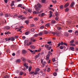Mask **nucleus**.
Returning <instances> with one entry per match:
<instances>
[{"instance_id": "obj_1", "label": "nucleus", "mask_w": 78, "mask_h": 78, "mask_svg": "<svg viewBox=\"0 0 78 78\" xmlns=\"http://www.w3.org/2000/svg\"><path fill=\"white\" fill-rule=\"evenodd\" d=\"M34 8L35 9L36 11H39V10H40V9L41 8L38 7H37V5H35Z\"/></svg>"}, {"instance_id": "obj_2", "label": "nucleus", "mask_w": 78, "mask_h": 78, "mask_svg": "<svg viewBox=\"0 0 78 78\" xmlns=\"http://www.w3.org/2000/svg\"><path fill=\"white\" fill-rule=\"evenodd\" d=\"M55 34H56L57 36H59L61 35V33L60 32H55Z\"/></svg>"}, {"instance_id": "obj_3", "label": "nucleus", "mask_w": 78, "mask_h": 78, "mask_svg": "<svg viewBox=\"0 0 78 78\" xmlns=\"http://www.w3.org/2000/svg\"><path fill=\"white\" fill-rule=\"evenodd\" d=\"M39 56H40V54H38L37 55H36L35 57V60H37V58H39Z\"/></svg>"}, {"instance_id": "obj_4", "label": "nucleus", "mask_w": 78, "mask_h": 78, "mask_svg": "<svg viewBox=\"0 0 78 78\" xmlns=\"http://www.w3.org/2000/svg\"><path fill=\"white\" fill-rule=\"evenodd\" d=\"M41 63H42V64L44 66H44H45V64H46V62L45 61L43 62V60H41Z\"/></svg>"}, {"instance_id": "obj_5", "label": "nucleus", "mask_w": 78, "mask_h": 78, "mask_svg": "<svg viewBox=\"0 0 78 78\" xmlns=\"http://www.w3.org/2000/svg\"><path fill=\"white\" fill-rule=\"evenodd\" d=\"M5 17H9V16H11V14L6 13L5 14Z\"/></svg>"}, {"instance_id": "obj_6", "label": "nucleus", "mask_w": 78, "mask_h": 78, "mask_svg": "<svg viewBox=\"0 0 78 78\" xmlns=\"http://www.w3.org/2000/svg\"><path fill=\"white\" fill-rule=\"evenodd\" d=\"M37 6L40 8H42V5H41L39 3H38L37 4Z\"/></svg>"}, {"instance_id": "obj_7", "label": "nucleus", "mask_w": 78, "mask_h": 78, "mask_svg": "<svg viewBox=\"0 0 78 78\" xmlns=\"http://www.w3.org/2000/svg\"><path fill=\"white\" fill-rule=\"evenodd\" d=\"M49 12H50V14L49 15V16H50L49 17V18H51V17L52 16V12L51 11H50Z\"/></svg>"}, {"instance_id": "obj_8", "label": "nucleus", "mask_w": 78, "mask_h": 78, "mask_svg": "<svg viewBox=\"0 0 78 78\" xmlns=\"http://www.w3.org/2000/svg\"><path fill=\"white\" fill-rule=\"evenodd\" d=\"M50 57V54H48L46 56V60H49V58Z\"/></svg>"}, {"instance_id": "obj_9", "label": "nucleus", "mask_w": 78, "mask_h": 78, "mask_svg": "<svg viewBox=\"0 0 78 78\" xmlns=\"http://www.w3.org/2000/svg\"><path fill=\"white\" fill-rule=\"evenodd\" d=\"M4 28L5 29H7V30H9V29H10L11 27L9 26H7L4 27Z\"/></svg>"}, {"instance_id": "obj_10", "label": "nucleus", "mask_w": 78, "mask_h": 78, "mask_svg": "<svg viewBox=\"0 0 78 78\" xmlns=\"http://www.w3.org/2000/svg\"><path fill=\"white\" fill-rule=\"evenodd\" d=\"M11 40V41H14L15 40V38L14 37H11L10 38V40Z\"/></svg>"}, {"instance_id": "obj_11", "label": "nucleus", "mask_w": 78, "mask_h": 78, "mask_svg": "<svg viewBox=\"0 0 78 78\" xmlns=\"http://www.w3.org/2000/svg\"><path fill=\"white\" fill-rule=\"evenodd\" d=\"M22 17V16L20 15L18 16V20H20L21 19Z\"/></svg>"}, {"instance_id": "obj_12", "label": "nucleus", "mask_w": 78, "mask_h": 78, "mask_svg": "<svg viewBox=\"0 0 78 78\" xmlns=\"http://www.w3.org/2000/svg\"><path fill=\"white\" fill-rule=\"evenodd\" d=\"M74 5H75V2H73L71 3L70 6H71V7H73Z\"/></svg>"}, {"instance_id": "obj_13", "label": "nucleus", "mask_w": 78, "mask_h": 78, "mask_svg": "<svg viewBox=\"0 0 78 78\" xmlns=\"http://www.w3.org/2000/svg\"><path fill=\"white\" fill-rule=\"evenodd\" d=\"M70 49L72 51H75V50H75V48H74V47H73L72 46L70 47Z\"/></svg>"}, {"instance_id": "obj_14", "label": "nucleus", "mask_w": 78, "mask_h": 78, "mask_svg": "<svg viewBox=\"0 0 78 78\" xmlns=\"http://www.w3.org/2000/svg\"><path fill=\"white\" fill-rule=\"evenodd\" d=\"M22 53L23 54H26L27 53V52L25 50H24L22 51Z\"/></svg>"}, {"instance_id": "obj_15", "label": "nucleus", "mask_w": 78, "mask_h": 78, "mask_svg": "<svg viewBox=\"0 0 78 78\" xmlns=\"http://www.w3.org/2000/svg\"><path fill=\"white\" fill-rule=\"evenodd\" d=\"M24 66H25V67L26 68V69H28L29 68V66H27V65L26 64V63H25L24 64Z\"/></svg>"}, {"instance_id": "obj_16", "label": "nucleus", "mask_w": 78, "mask_h": 78, "mask_svg": "<svg viewBox=\"0 0 78 78\" xmlns=\"http://www.w3.org/2000/svg\"><path fill=\"white\" fill-rule=\"evenodd\" d=\"M57 28L58 31H61V29H62L61 27H57Z\"/></svg>"}, {"instance_id": "obj_17", "label": "nucleus", "mask_w": 78, "mask_h": 78, "mask_svg": "<svg viewBox=\"0 0 78 78\" xmlns=\"http://www.w3.org/2000/svg\"><path fill=\"white\" fill-rule=\"evenodd\" d=\"M30 47L31 49H34L35 48V47L34 46L31 45Z\"/></svg>"}, {"instance_id": "obj_18", "label": "nucleus", "mask_w": 78, "mask_h": 78, "mask_svg": "<svg viewBox=\"0 0 78 78\" xmlns=\"http://www.w3.org/2000/svg\"><path fill=\"white\" fill-rule=\"evenodd\" d=\"M21 59H22V61L23 62H25V61H26V59H25V58L23 57H22L21 58Z\"/></svg>"}, {"instance_id": "obj_19", "label": "nucleus", "mask_w": 78, "mask_h": 78, "mask_svg": "<svg viewBox=\"0 0 78 78\" xmlns=\"http://www.w3.org/2000/svg\"><path fill=\"white\" fill-rule=\"evenodd\" d=\"M69 5V3H67L64 6V7L66 8V7H67V6H68Z\"/></svg>"}, {"instance_id": "obj_20", "label": "nucleus", "mask_w": 78, "mask_h": 78, "mask_svg": "<svg viewBox=\"0 0 78 78\" xmlns=\"http://www.w3.org/2000/svg\"><path fill=\"white\" fill-rule=\"evenodd\" d=\"M5 40L6 41H10L11 40V38H6L5 39Z\"/></svg>"}, {"instance_id": "obj_21", "label": "nucleus", "mask_w": 78, "mask_h": 78, "mask_svg": "<svg viewBox=\"0 0 78 78\" xmlns=\"http://www.w3.org/2000/svg\"><path fill=\"white\" fill-rule=\"evenodd\" d=\"M22 28H24V27H21L20 28H19V29H18L17 30V31H20V30H22Z\"/></svg>"}, {"instance_id": "obj_22", "label": "nucleus", "mask_w": 78, "mask_h": 78, "mask_svg": "<svg viewBox=\"0 0 78 78\" xmlns=\"http://www.w3.org/2000/svg\"><path fill=\"white\" fill-rule=\"evenodd\" d=\"M43 34V32H41L38 34V35H39V36H42V35Z\"/></svg>"}, {"instance_id": "obj_23", "label": "nucleus", "mask_w": 78, "mask_h": 78, "mask_svg": "<svg viewBox=\"0 0 78 78\" xmlns=\"http://www.w3.org/2000/svg\"><path fill=\"white\" fill-rule=\"evenodd\" d=\"M31 42H29V43H27V46H29V45H31Z\"/></svg>"}, {"instance_id": "obj_24", "label": "nucleus", "mask_w": 78, "mask_h": 78, "mask_svg": "<svg viewBox=\"0 0 78 78\" xmlns=\"http://www.w3.org/2000/svg\"><path fill=\"white\" fill-rule=\"evenodd\" d=\"M14 1L12 2V3L11 5V6H12H12L14 5Z\"/></svg>"}, {"instance_id": "obj_25", "label": "nucleus", "mask_w": 78, "mask_h": 78, "mask_svg": "<svg viewBox=\"0 0 78 78\" xmlns=\"http://www.w3.org/2000/svg\"><path fill=\"white\" fill-rule=\"evenodd\" d=\"M45 48H48L49 47V45L47 44H46L45 45Z\"/></svg>"}, {"instance_id": "obj_26", "label": "nucleus", "mask_w": 78, "mask_h": 78, "mask_svg": "<svg viewBox=\"0 0 78 78\" xmlns=\"http://www.w3.org/2000/svg\"><path fill=\"white\" fill-rule=\"evenodd\" d=\"M32 69V67L31 66H29V68L28 70L29 72H30L31 70V69Z\"/></svg>"}, {"instance_id": "obj_27", "label": "nucleus", "mask_w": 78, "mask_h": 78, "mask_svg": "<svg viewBox=\"0 0 78 78\" xmlns=\"http://www.w3.org/2000/svg\"><path fill=\"white\" fill-rule=\"evenodd\" d=\"M55 15L56 16H57V17H58V16H59V14H58V12H56L55 13Z\"/></svg>"}, {"instance_id": "obj_28", "label": "nucleus", "mask_w": 78, "mask_h": 78, "mask_svg": "<svg viewBox=\"0 0 78 78\" xmlns=\"http://www.w3.org/2000/svg\"><path fill=\"white\" fill-rule=\"evenodd\" d=\"M38 72L36 70L34 73V75H37V74H38Z\"/></svg>"}, {"instance_id": "obj_29", "label": "nucleus", "mask_w": 78, "mask_h": 78, "mask_svg": "<svg viewBox=\"0 0 78 78\" xmlns=\"http://www.w3.org/2000/svg\"><path fill=\"white\" fill-rule=\"evenodd\" d=\"M39 70H40V69H39L38 68H37L35 69V71H37L38 72H39Z\"/></svg>"}, {"instance_id": "obj_30", "label": "nucleus", "mask_w": 78, "mask_h": 78, "mask_svg": "<svg viewBox=\"0 0 78 78\" xmlns=\"http://www.w3.org/2000/svg\"><path fill=\"white\" fill-rule=\"evenodd\" d=\"M69 8H66L65 10V12H68V11H69Z\"/></svg>"}, {"instance_id": "obj_31", "label": "nucleus", "mask_w": 78, "mask_h": 78, "mask_svg": "<svg viewBox=\"0 0 78 78\" xmlns=\"http://www.w3.org/2000/svg\"><path fill=\"white\" fill-rule=\"evenodd\" d=\"M51 23H56V21H55V20H52Z\"/></svg>"}, {"instance_id": "obj_32", "label": "nucleus", "mask_w": 78, "mask_h": 78, "mask_svg": "<svg viewBox=\"0 0 78 78\" xmlns=\"http://www.w3.org/2000/svg\"><path fill=\"white\" fill-rule=\"evenodd\" d=\"M44 34H48V31H47L45 30L44 31Z\"/></svg>"}, {"instance_id": "obj_33", "label": "nucleus", "mask_w": 78, "mask_h": 78, "mask_svg": "<svg viewBox=\"0 0 78 78\" xmlns=\"http://www.w3.org/2000/svg\"><path fill=\"white\" fill-rule=\"evenodd\" d=\"M60 9H63V5H61L60 6Z\"/></svg>"}, {"instance_id": "obj_34", "label": "nucleus", "mask_w": 78, "mask_h": 78, "mask_svg": "<svg viewBox=\"0 0 78 78\" xmlns=\"http://www.w3.org/2000/svg\"><path fill=\"white\" fill-rule=\"evenodd\" d=\"M25 23H26L27 25H28L29 23V21L27 20L25 21Z\"/></svg>"}, {"instance_id": "obj_35", "label": "nucleus", "mask_w": 78, "mask_h": 78, "mask_svg": "<svg viewBox=\"0 0 78 78\" xmlns=\"http://www.w3.org/2000/svg\"><path fill=\"white\" fill-rule=\"evenodd\" d=\"M49 26H50V23H48L45 25V26L47 27H48Z\"/></svg>"}, {"instance_id": "obj_36", "label": "nucleus", "mask_w": 78, "mask_h": 78, "mask_svg": "<svg viewBox=\"0 0 78 78\" xmlns=\"http://www.w3.org/2000/svg\"><path fill=\"white\" fill-rule=\"evenodd\" d=\"M64 34H65V36H68L69 35V33H67V32H65Z\"/></svg>"}, {"instance_id": "obj_37", "label": "nucleus", "mask_w": 78, "mask_h": 78, "mask_svg": "<svg viewBox=\"0 0 78 78\" xmlns=\"http://www.w3.org/2000/svg\"><path fill=\"white\" fill-rule=\"evenodd\" d=\"M16 62H18V63H19V62H20V60L17 59L16 60Z\"/></svg>"}, {"instance_id": "obj_38", "label": "nucleus", "mask_w": 78, "mask_h": 78, "mask_svg": "<svg viewBox=\"0 0 78 78\" xmlns=\"http://www.w3.org/2000/svg\"><path fill=\"white\" fill-rule=\"evenodd\" d=\"M48 50L50 51V49H51V47L50 46L48 47V48H47Z\"/></svg>"}, {"instance_id": "obj_39", "label": "nucleus", "mask_w": 78, "mask_h": 78, "mask_svg": "<svg viewBox=\"0 0 78 78\" xmlns=\"http://www.w3.org/2000/svg\"><path fill=\"white\" fill-rule=\"evenodd\" d=\"M60 48L61 50H62L63 49V48H64V47L62 46H60Z\"/></svg>"}, {"instance_id": "obj_40", "label": "nucleus", "mask_w": 78, "mask_h": 78, "mask_svg": "<svg viewBox=\"0 0 78 78\" xmlns=\"http://www.w3.org/2000/svg\"><path fill=\"white\" fill-rule=\"evenodd\" d=\"M34 20L35 21H37V20H38V19H37V18L36 17L34 18Z\"/></svg>"}, {"instance_id": "obj_41", "label": "nucleus", "mask_w": 78, "mask_h": 78, "mask_svg": "<svg viewBox=\"0 0 78 78\" xmlns=\"http://www.w3.org/2000/svg\"><path fill=\"white\" fill-rule=\"evenodd\" d=\"M74 41V40H73L70 41V43H71V44H73Z\"/></svg>"}, {"instance_id": "obj_42", "label": "nucleus", "mask_w": 78, "mask_h": 78, "mask_svg": "<svg viewBox=\"0 0 78 78\" xmlns=\"http://www.w3.org/2000/svg\"><path fill=\"white\" fill-rule=\"evenodd\" d=\"M50 68H48L47 72H50Z\"/></svg>"}, {"instance_id": "obj_43", "label": "nucleus", "mask_w": 78, "mask_h": 78, "mask_svg": "<svg viewBox=\"0 0 78 78\" xmlns=\"http://www.w3.org/2000/svg\"><path fill=\"white\" fill-rule=\"evenodd\" d=\"M75 34H76V35H78V31H75Z\"/></svg>"}, {"instance_id": "obj_44", "label": "nucleus", "mask_w": 78, "mask_h": 78, "mask_svg": "<svg viewBox=\"0 0 78 78\" xmlns=\"http://www.w3.org/2000/svg\"><path fill=\"white\" fill-rule=\"evenodd\" d=\"M31 30L32 33H33V32L34 31V28L32 29Z\"/></svg>"}, {"instance_id": "obj_45", "label": "nucleus", "mask_w": 78, "mask_h": 78, "mask_svg": "<svg viewBox=\"0 0 78 78\" xmlns=\"http://www.w3.org/2000/svg\"><path fill=\"white\" fill-rule=\"evenodd\" d=\"M45 14L44 13H42L41 14V16L42 17V16H45Z\"/></svg>"}, {"instance_id": "obj_46", "label": "nucleus", "mask_w": 78, "mask_h": 78, "mask_svg": "<svg viewBox=\"0 0 78 78\" xmlns=\"http://www.w3.org/2000/svg\"><path fill=\"white\" fill-rule=\"evenodd\" d=\"M52 61L54 62L55 61H56V58H53L52 59Z\"/></svg>"}, {"instance_id": "obj_47", "label": "nucleus", "mask_w": 78, "mask_h": 78, "mask_svg": "<svg viewBox=\"0 0 78 78\" xmlns=\"http://www.w3.org/2000/svg\"><path fill=\"white\" fill-rule=\"evenodd\" d=\"M4 78H9V76L8 75H6L4 77Z\"/></svg>"}, {"instance_id": "obj_48", "label": "nucleus", "mask_w": 78, "mask_h": 78, "mask_svg": "<svg viewBox=\"0 0 78 78\" xmlns=\"http://www.w3.org/2000/svg\"><path fill=\"white\" fill-rule=\"evenodd\" d=\"M52 2L53 3H56V1L55 0V1H53L52 0Z\"/></svg>"}, {"instance_id": "obj_49", "label": "nucleus", "mask_w": 78, "mask_h": 78, "mask_svg": "<svg viewBox=\"0 0 78 78\" xmlns=\"http://www.w3.org/2000/svg\"><path fill=\"white\" fill-rule=\"evenodd\" d=\"M26 35H28V34H29V32L27 31L25 33Z\"/></svg>"}, {"instance_id": "obj_50", "label": "nucleus", "mask_w": 78, "mask_h": 78, "mask_svg": "<svg viewBox=\"0 0 78 78\" xmlns=\"http://www.w3.org/2000/svg\"><path fill=\"white\" fill-rule=\"evenodd\" d=\"M38 34H35L34 35V37H37L38 36Z\"/></svg>"}, {"instance_id": "obj_51", "label": "nucleus", "mask_w": 78, "mask_h": 78, "mask_svg": "<svg viewBox=\"0 0 78 78\" xmlns=\"http://www.w3.org/2000/svg\"><path fill=\"white\" fill-rule=\"evenodd\" d=\"M8 34H9V31H8L7 32H5V35Z\"/></svg>"}, {"instance_id": "obj_52", "label": "nucleus", "mask_w": 78, "mask_h": 78, "mask_svg": "<svg viewBox=\"0 0 78 78\" xmlns=\"http://www.w3.org/2000/svg\"><path fill=\"white\" fill-rule=\"evenodd\" d=\"M53 75L54 76H56L57 75V73H53Z\"/></svg>"}, {"instance_id": "obj_53", "label": "nucleus", "mask_w": 78, "mask_h": 78, "mask_svg": "<svg viewBox=\"0 0 78 78\" xmlns=\"http://www.w3.org/2000/svg\"><path fill=\"white\" fill-rule=\"evenodd\" d=\"M20 75H23V73L21 72H20Z\"/></svg>"}, {"instance_id": "obj_54", "label": "nucleus", "mask_w": 78, "mask_h": 78, "mask_svg": "<svg viewBox=\"0 0 78 78\" xmlns=\"http://www.w3.org/2000/svg\"><path fill=\"white\" fill-rule=\"evenodd\" d=\"M21 6H22L21 4H19L18 5V7H19V8H20V7H21Z\"/></svg>"}, {"instance_id": "obj_55", "label": "nucleus", "mask_w": 78, "mask_h": 78, "mask_svg": "<svg viewBox=\"0 0 78 78\" xmlns=\"http://www.w3.org/2000/svg\"><path fill=\"white\" fill-rule=\"evenodd\" d=\"M18 35H16L15 36V39H17L18 38Z\"/></svg>"}, {"instance_id": "obj_56", "label": "nucleus", "mask_w": 78, "mask_h": 78, "mask_svg": "<svg viewBox=\"0 0 78 78\" xmlns=\"http://www.w3.org/2000/svg\"><path fill=\"white\" fill-rule=\"evenodd\" d=\"M51 34H54V35H55V34H56V33L54 32H51Z\"/></svg>"}, {"instance_id": "obj_57", "label": "nucleus", "mask_w": 78, "mask_h": 78, "mask_svg": "<svg viewBox=\"0 0 78 78\" xmlns=\"http://www.w3.org/2000/svg\"><path fill=\"white\" fill-rule=\"evenodd\" d=\"M29 51H30V52L31 53H33V51H32V50H31V49H29Z\"/></svg>"}, {"instance_id": "obj_58", "label": "nucleus", "mask_w": 78, "mask_h": 78, "mask_svg": "<svg viewBox=\"0 0 78 78\" xmlns=\"http://www.w3.org/2000/svg\"><path fill=\"white\" fill-rule=\"evenodd\" d=\"M42 3H45V0H42Z\"/></svg>"}, {"instance_id": "obj_59", "label": "nucleus", "mask_w": 78, "mask_h": 78, "mask_svg": "<svg viewBox=\"0 0 78 78\" xmlns=\"http://www.w3.org/2000/svg\"><path fill=\"white\" fill-rule=\"evenodd\" d=\"M30 26L32 27H34V24H31L30 25Z\"/></svg>"}, {"instance_id": "obj_60", "label": "nucleus", "mask_w": 78, "mask_h": 78, "mask_svg": "<svg viewBox=\"0 0 78 78\" xmlns=\"http://www.w3.org/2000/svg\"><path fill=\"white\" fill-rule=\"evenodd\" d=\"M41 49L42 48H39V49L38 50V51H41Z\"/></svg>"}, {"instance_id": "obj_61", "label": "nucleus", "mask_w": 78, "mask_h": 78, "mask_svg": "<svg viewBox=\"0 0 78 78\" xmlns=\"http://www.w3.org/2000/svg\"><path fill=\"white\" fill-rule=\"evenodd\" d=\"M69 33H72V30H69L68 31Z\"/></svg>"}, {"instance_id": "obj_62", "label": "nucleus", "mask_w": 78, "mask_h": 78, "mask_svg": "<svg viewBox=\"0 0 78 78\" xmlns=\"http://www.w3.org/2000/svg\"><path fill=\"white\" fill-rule=\"evenodd\" d=\"M48 53L50 55H52V53L50 51H48Z\"/></svg>"}, {"instance_id": "obj_63", "label": "nucleus", "mask_w": 78, "mask_h": 78, "mask_svg": "<svg viewBox=\"0 0 78 78\" xmlns=\"http://www.w3.org/2000/svg\"><path fill=\"white\" fill-rule=\"evenodd\" d=\"M59 19V18L58 17H57L55 18V20H58Z\"/></svg>"}, {"instance_id": "obj_64", "label": "nucleus", "mask_w": 78, "mask_h": 78, "mask_svg": "<svg viewBox=\"0 0 78 78\" xmlns=\"http://www.w3.org/2000/svg\"><path fill=\"white\" fill-rule=\"evenodd\" d=\"M44 28V26H41L40 27L41 29H43Z\"/></svg>"}]
</instances>
